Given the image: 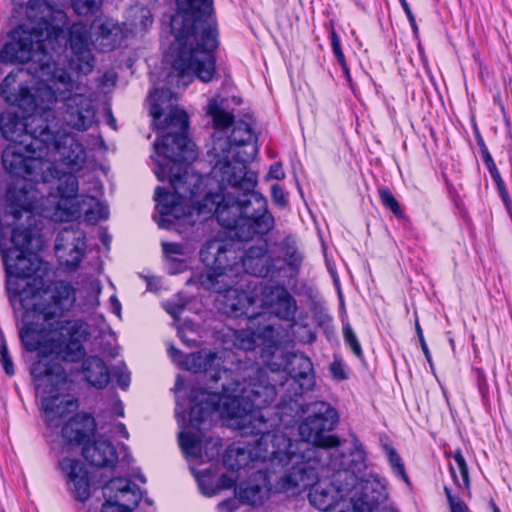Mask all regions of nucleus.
Wrapping results in <instances>:
<instances>
[{
	"mask_svg": "<svg viewBox=\"0 0 512 512\" xmlns=\"http://www.w3.org/2000/svg\"><path fill=\"white\" fill-rule=\"evenodd\" d=\"M257 153L256 135L246 122H235L229 137L215 134L210 150L214 161L211 176L218 183V190L195 202L200 190L193 197L183 199L175 192L157 187L154 199L158 225L171 229L175 220L189 217L196 211L204 219L214 215L221 226L233 231L241 241L266 235L274 227V217L268 210L266 198L255 191L257 174L246 166ZM201 186L202 183L199 189Z\"/></svg>",
	"mask_w": 512,
	"mask_h": 512,
	"instance_id": "obj_1",
	"label": "nucleus"
},
{
	"mask_svg": "<svg viewBox=\"0 0 512 512\" xmlns=\"http://www.w3.org/2000/svg\"><path fill=\"white\" fill-rule=\"evenodd\" d=\"M275 365L267 363V368H251L242 382L223 383L221 393L202 388L191 391L189 422L195 431H182L178 437L186 457L211 460L220 454V439L207 436L200 428L214 412L243 434L274 432L271 429L277 421L267 417L265 409L275 401L277 384L280 385L282 378L280 366Z\"/></svg>",
	"mask_w": 512,
	"mask_h": 512,
	"instance_id": "obj_2",
	"label": "nucleus"
},
{
	"mask_svg": "<svg viewBox=\"0 0 512 512\" xmlns=\"http://www.w3.org/2000/svg\"><path fill=\"white\" fill-rule=\"evenodd\" d=\"M178 10L170 21L174 41L168 59L171 70L167 83L185 89L197 77L212 80L215 71L214 52L218 47V29L213 0H176Z\"/></svg>",
	"mask_w": 512,
	"mask_h": 512,
	"instance_id": "obj_3",
	"label": "nucleus"
},
{
	"mask_svg": "<svg viewBox=\"0 0 512 512\" xmlns=\"http://www.w3.org/2000/svg\"><path fill=\"white\" fill-rule=\"evenodd\" d=\"M150 114L155 121L168 112L165 125L160 128H175L177 131L162 136L161 141L154 142L158 157L156 159V177L163 182L167 178L179 198L193 197L203 183V177L194 172L188 163L197 157L195 144L187 137V113L176 107L177 97L169 88L155 89L149 94Z\"/></svg>",
	"mask_w": 512,
	"mask_h": 512,
	"instance_id": "obj_4",
	"label": "nucleus"
},
{
	"mask_svg": "<svg viewBox=\"0 0 512 512\" xmlns=\"http://www.w3.org/2000/svg\"><path fill=\"white\" fill-rule=\"evenodd\" d=\"M310 414L299 425L300 441L282 447L283 463L287 467L283 487L307 486L315 480V469L329 459L328 464L339 467L343 464L342 452L338 449V439L329 434L338 422L336 410L326 402L310 405Z\"/></svg>",
	"mask_w": 512,
	"mask_h": 512,
	"instance_id": "obj_5",
	"label": "nucleus"
},
{
	"mask_svg": "<svg viewBox=\"0 0 512 512\" xmlns=\"http://www.w3.org/2000/svg\"><path fill=\"white\" fill-rule=\"evenodd\" d=\"M19 311H23V326L19 330L21 342L26 350L38 351L39 355V360L31 365L30 373L37 381L38 393L47 394L41 400L44 422L49 429H57L78 408V402L70 395L59 393L67 384V375L59 362L48 357L49 342L42 343L44 324L50 322H43L32 309L14 310L15 313Z\"/></svg>",
	"mask_w": 512,
	"mask_h": 512,
	"instance_id": "obj_6",
	"label": "nucleus"
},
{
	"mask_svg": "<svg viewBox=\"0 0 512 512\" xmlns=\"http://www.w3.org/2000/svg\"><path fill=\"white\" fill-rule=\"evenodd\" d=\"M71 0H29L26 14L28 22L11 33V41L0 51L5 64L25 63L37 56L46 57L49 47L58 39L67 25L63 8Z\"/></svg>",
	"mask_w": 512,
	"mask_h": 512,
	"instance_id": "obj_7",
	"label": "nucleus"
},
{
	"mask_svg": "<svg viewBox=\"0 0 512 512\" xmlns=\"http://www.w3.org/2000/svg\"><path fill=\"white\" fill-rule=\"evenodd\" d=\"M200 257L207 267L199 276L201 286L219 294L217 301L223 305L225 313L234 317L248 314V308L254 306L256 299L251 292L243 290L242 285L238 287L242 278L235 250L214 240L204 245Z\"/></svg>",
	"mask_w": 512,
	"mask_h": 512,
	"instance_id": "obj_8",
	"label": "nucleus"
},
{
	"mask_svg": "<svg viewBox=\"0 0 512 512\" xmlns=\"http://www.w3.org/2000/svg\"><path fill=\"white\" fill-rule=\"evenodd\" d=\"M76 289L71 282L55 280L44 287L29 288L27 284L10 281L9 301L13 310L32 309L43 322L56 321L69 312L76 303Z\"/></svg>",
	"mask_w": 512,
	"mask_h": 512,
	"instance_id": "obj_9",
	"label": "nucleus"
},
{
	"mask_svg": "<svg viewBox=\"0 0 512 512\" xmlns=\"http://www.w3.org/2000/svg\"><path fill=\"white\" fill-rule=\"evenodd\" d=\"M47 139L32 134L20 142L9 143L2 152L4 169L11 175L29 182H52L58 171L53 169L49 159H44L50 151Z\"/></svg>",
	"mask_w": 512,
	"mask_h": 512,
	"instance_id": "obj_10",
	"label": "nucleus"
},
{
	"mask_svg": "<svg viewBox=\"0 0 512 512\" xmlns=\"http://www.w3.org/2000/svg\"><path fill=\"white\" fill-rule=\"evenodd\" d=\"M325 463L315 469L316 478L307 486H293L289 489L283 487L285 473L277 482V489L281 492L301 491L310 488L308 499L312 506L324 512H351L352 505L350 493L356 486V478L352 473H328Z\"/></svg>",
	"mask_w": 512,
	"mask_h": 512,
	"instance_id": "obj_11",
	"label": "nucleus"
},
{
	"mask_svg": "<svg viewBox=\"0 0 512 512\" xmlns=\"http://www.w3.org/2000/svg\"><path fill=\"white\" fill-rule=\"evenodd\" d=\"M56 99L62 102L61 115L66 126L87 131L96 122L95 95L91 88L72 79L65 71L55 75Z\"/></svg>",
	"mask_w": 512,
	"mask_h": 512,
	"instance_id": "obj_12",
	"label": "nucleus"
},
{
	"mask_svg": "<svg viewBox=\"0 0 512 512\" xmlns=\"http://www.w3.org/2000/svg\"><path fill=\"white\" fill-rule=\"evenodd\" d=\"M7 199L9 201L8 210L0 212L7 251H33L40 246V239L29 227L16 224L22 213L27 215V219L32 218L31 212L37 207L36 195L31 184H24L20 189H10Z\"/></svg>",
	"mask_w": 512,
	"mask_h": 512,
	"instance_id": "obj_13",
	"label": "nucleus"
},
{
	"mask_svg": "<svg viewBox=\"0 0 512 512\" xmlns=\"http://www.w3.org/2000/svg\"><path fill=\"white\" fill-rule=\"evenodd\" d=\"M242 435H247L243 434ZM260 435L254 443L231 445L224 454V465L229 470L245 468L252 461L270 462L273 466H284L282 447L287 446V436L281 432H254Z\"/></svg>",
	"mask_w": 512,
	"mask_h": 512,
	"instance_id": "obj_14",
	"label": "nucleus"
},
{
	"mask_svg": "<svg viewBox=\"0 0 512 512\" xmlns=\"http://www.w3.org/2000/svg\"><path fill=\"white\" fill-rule=\"evenodd\" d=\"M52 181H56V194H50L43 207L46 217L56 222L72 221L82 215L81 198L77 196L78 181L74 174L58 171Z\"/></svg>",
	"mask_w": 512,
	"mask_h": 512,
	"instance_id": "obj_15",
	"label": "nucleus"
},
{
	"mask_svg": "<svg viewBox=\"0 0 512 512\" xmlns=\"http://www.w3.org/2000/svg\"><path fill=\"white\" fill-rule=\"evenodd\" d=\"M279 359L280 362L271 360L268 363L280 366V389L287 393L285 397L289 398L290 403H296V397L312 389L315 384L313 364L303 353L280 355Z\"/></svg>",
	"mask_w": 512,
	"mask_h": 512,
	"instance_id": "obj_16",
	"label": "nucleus"
},
{
	"mask_svg": "<svg viewBox=\"0 0 512 512\" xmlns=\"http://www.w3.org/2000/svg\"><path fill=\"white\" fill-rule=\"evenodd\" d=\"M0 252L7 275L6 289L9 295V282L14 280L27 284L29 288H39L42 278H32L39 267V260L33 251H7L4 242V226L0 218Z\"/></svg>",
	"mask_w": 512,
	"mask_h": 512,
	"instance_id": "obj_17",
	"label": "nucleus"
},
{
	"mask_svg": "<svg viewBox=\"0 0 512 512\" xmlns=\"http://www.w3.org/2000/svg\"><path fill=\"white\" fill-rule=\"evenodd\" d=\"M0 131L10 143L20 142L32 134L40 138H51V130L42 116L33 114L22 119L12 110L0 113Z\"/></svg>",
	"mask_w": 512,
	"mask_h": 512,
	"instance_id": "obj_18",
	"label": "nucleus"
},
{
	"mask_svg": "<svg viewBox=\"0 0 512 512\" xmlns=\"http://www.w3.org/2000/svg\"><path fill=\"white\" fill-rule=\"evenodd\" d=\"M93 37L91 27L84 22H76L68 29L67 43L73 54L70 68L82 75H88L94 69L95 59L91 52Z\"/></svg>",
	"mask_w": 512,
	"mask_h": 512,
	"instance_id": "obj_19",
	"label": "nucleus"
},
{
	"mask_svg": "<svg viewBox=\"0 0 512 512\" xmlns=\"http://www.w3.org/2000/svg\"><path fill=\"white\" fill-rule=\"evenodd\" d=\"M47 145L50 146V151L44 159H49L56 171H60L56 165L57 161L76 169L81 168L86 161L83 145L74 135L66 131H51V138L47 139Z\"/></svg>",
	"mask_w": 512,
	"mask_h": 512,
	"instance_id": "obj_20",
	"label": "nucleus"
},
{
	"mask_svg": "<svg viewBox=\"0 0 512 512\" xmlns=\"http://www.w3.org/2000/svg\"><path fill=\"white\" fill-rule=\"evenodd\" d=\"M67 325V337L49 340L48 357L52 359L51 356H54L63 361L76 362L85 356L83 342L90 334L87 325L82 321H69Z\"/></svg>",
	"mask_w": 512,
	"mask_h": 512,
	"instance_id": "obj_21",
	"label": "nucleus"
},
{
	"mask_svg": "<svg viewBox=\"0 0 512 512\" xmlns=\"http://www.w3.org/2000/svg\"><path fill=\"white\" fill-rule=\"evenodd\" d=\"M103 496L101 512H131L139 504L142 492L130 480L117 477L104 485Z\"/></svg>",
	"mask_w": 512,
	"mask_h": 512,
	"instance_id": "obj_22",
	"label": "nucleus"
},
{
	"mask_svg": "<svg viewBox=\"0 0 512 512\" xmlns=\"http://www.w3.org/2000/svg\"><path fill=\"white\" fill-rule=\"evenodd\" d=\"M254 306L248 308V314L241 316L247 317V329L235 332V345L242 350H253L258 341L270 347H275L277 340L275 338V329L270 324H262L266 315L256 313Z\"/></svg>",
	"mask_w": 512,
	"mask_h": 512,
	"instance_id": "obj_23",
	"label": "nucleus"
},
{
	"mask_svg": "<svg viewBox=\"0 0 512 512\" xmlns=\"http://www.w3.org/2000/svg\"><path fill=\"white\" fill-rule=\"evenodd\" d=\"M86 249L85 233L80 228L69 226L63 228L55 241V254L60 265L76 269Z\"/></svg>",
	"mask_w": 512,
	"mask_h": 512,
	"instance_id": "obj_24",
	"label": "nucleus"
},
{
	"mask_svg": "<svg viewBox=\"0 0 512 512\" xmlns=\"http://www.w3.org/2000/svg\"><path fill=\"white\" fill-rule=\"evenodd\" d=\"M168 352L172 360L184 369L194 373L204 372L205 380L209 379L217 382L222 379V375L227 376L228 374L226 370L222 371L220 369V358L214 352L202 350L183 356V354L173 346L169 348Z\"/></svg>",
	"mask_w": 512,
	"mask_h": 512,
	"instance_id": "obj_25",
	"label": "nucleus"
},
{
	"mask_svg": "<svg viewBox=\"0 0 512 512\" xmlns=\"http://www.w3.org/2000/svg\"><path fill=\"white\" fill-rule=\"evenodd\" d=\"M387 498V482L378 475L368 474L359 478L350 493L351 512H372L373 505Z\"/></svg>",
	"mask_w": 512,
	"mask_h": 512,
	"instance_id": "obj_26",
	"label": "nucleus"
},
{
	"mask_svg": "<svg viewBox=\"0 0 512 512\" xmlns=\"http://www.w3.org/2000/svg\"><path fill=\"white\" fill-rule=\"evenodd\" d=\"M256 301L258 299L255 297ZM260 306L269 309L282 320L294 321L297 303L289 291L280 285H266L262 288ZM257 302H255L256 304Z\"/></svg>",
	"mask_w": 512,
	"mask_h": 512,
	"instance_id": "obj_27",
	"label": "nucleus"
},
{
	"mask_svg": "<svg viewBox=\"0 0 512 512\" xmlns=\"http://www.w3.org/2000/svg\"><path fill=\"white\" fill-rule=\"evenodd\" d=\"M93 46L103 52L114 50L123 38V30L114 19L100 15L91 23Z\"/></svg>",
	"mask_w": 512,
	"mask_h": 512,
	"instance_id": "obj_28",
	"label": "nucleus"
},
{
	"mask_svg": "<svg viewBox=\"0 0 512 512\" xmlns=\"http://www.w3.org/2000/svg\"><path fill=\"white\" fill-rule=\"evenodd\" d=\"M244 270L257 277H267L276 271L275 258L269 253L266 245L251 246L241 256Z\"/></svg>",
	"mask_w": 512,
	"mask_h": 512,
	"instance_id": "obj_29",
	"label": "nucleus"
},
{
	"mask_svg": "<svg viewBox=\"0 0 512 512\" xmlns=\"http://www.w3.org/2000/svg\"><path fill=\"white\" fill-rule=\"evenodd\" d=\"M60 468L65 473L69 489L79 501H85L90 496V482L85 465L76 459L65 458L60 462Z\"/></svg>",
	"mask_w": 512,
	"mask_h": 512,
	"instance_id": "obj_30",
	"label": "nucleus"
},
{
	"mask_svg": "<svg viewBox=\"0 0 512 512\" xmlns=\"http://www.w3.org/2000/svg\"><path fill=\"white\" fill-rule=\"evenodd\" d=\"M23 69L10 72L0 84V97L11 105L26 108L34 104V98L26 85L18 81Z\"/></svg>",
	"mask_w": 512,
	"mask_h": 512,
	"instance_id": "obj_31",
	"label": "nucleus"
},
{
	"mask_svg": "<svg viewBox=\"0 0 512 512\" xmlns=\"http://www.w3.org/2000/svg\"><path fill=\"white\" fill-rule=\"evenodd\" d=\"M96 423L94 418L85 412L77 413L69 418L61 430L63 439L69 444H81L94 434Z\"/></svg>",
	"mask_w": 512,
	"mask_h": 512,
	"instance_id": "obj_32",
	"label": "nucleus"
},
{
	"mask_svg": "<svg viewBox=\"0 0 512 512\" xmlns=\"http://www.w3.org/2000/svg\"><path fill=\"white\" fill-rule=\"evenodd\" d=\"M82 453L87 461L98 467H114L118 461L113 444L101 438L91 444H85Z\"/></svg>",
	"mask_w": 512,
	"mask_h": 512,
	"instance_id": "obj_33",
	"label": "nucleus"
},
{
	"mask_svg": "<svg viewBox=\"0 0 512 512\" xmlns=\"http://www.w3.org/2000/svg\"><path fill=\"white\" fill-rule=\"evenodd\" d=\"M265 488L266 474L262 471H257L252 479L240 484L236 488V495L242 503L258 505L263 502L267 495Z\"/></svg>",
	"mask_w": 512,
	"mask_h": 512,
	"instance_id": "obj_34",
	"label": "nucleus"
},
{
	"mask_svg": "<svg viewBox=\"0 0 512 512\" xmlns=\"http://www.w3.org/2000/svg\"><path fill=\"white\" fill-rule=\"evenodd\" d=\"M83 373L86 380L96 388H104L110 378V374L104 361L97 356H90L83 362Z\"/></svg>",
	"mask_w": 512,
	"mask_h": 512,
	"instance_id": "obj_35",
	"label": "nucleus"
},
{
	"mask_svg": "<svg viewBox=\"0 0 512 512\" xmlns=\"http://www.w3.org/2000/svg\"><path fill=\"white\" fill-rule=\"evenodd\" d=\"M343 455V464L339 467H332L328 464L329 459L325 460L323 463L327 466V469L331 470L334 473H352L356 482L359 480L358 474H360L366 468V453L361 447H356L349 456V461H347L346 456Z\"/></svg>",
	"mask_w": 512,
	"mask_h": 512,
	"instance_id": "obj_36",
	"label": "nucleus"
},
{
	"mask_svg": "<svg viewBox=\"0 0 512 512\" xmlns=\"http://www.w3.org/2000/svg\"><path fill=\"white\" fill-rule=\"evenodd\" d=\"M80 198L82 213L87 222L96 224L108 218L109 211L104 203L91 196L80 195Z\"/></svg>",
	"mask_w": 512,
	"mask_h": 512,
	"instance_id": "obj_37",
	"label": "nucleus"
},
{
	"mask_svg": "<svg viewBox=\"0 0 512 512\" xmlns=\"http://www.w3.org/2000/svg\"><path fill=\"white\" fill-rule=\"evenodd\" d=\"M280 252L286 265L297 273L303 263V255L298 250L296 240L291 236L284 238L280 243Z\"/></svg>",
	"mask_w": 512,
	"mask_h": 512,
	"instance_id": "obj_38",
	"label": "nucleus"
},
{
	"mask_svg": "<svg viewBox=\"0 0 512 512\" xmlns=\"http://www.w3.org/2000/svg\"><path fill=\"white\" fill-rule=\"evenodd\" d=\"M207 114L212 118L215 129L221 131L233 125L232 113L226 111L217 99H211L207 105Z\"/></svg>",
	"mask_w": 512,
	"mask_h": 512,
	"instance_id": "obj_39",
	"label": "nucleus"
},
{
	"mask_svg": "<svg viewBox=\"0 0 512 512\" xmlns=\"http://www.w3.org/2000/svg\"><path fill=\"white\" fill-rule=\"evenodd\" d=\"M453 459L455 466L451 463L449 464L450 474L459 488L468 489L470 487V477L462 452L457 450L453 455Z\"/></svg>",
	"mask_w": 512,
	"mask_h": 512,
	"instance_id": "obj_40",
	"label": "nucleus"
},
{
	"mask_svg": "<svg viewBox=\"0 0 512 512\" xmlns=\"http://www.w3.org/2000/svg\"><path fill=\"white\" fill-rule=\"evenodd\" d=\"M383 449H384V452L388 458V462L391 466V469L393 471V473L401 478L407 485H410L411 482H410V479L406 473V470H405V466H404V463L402 461V458L400 457V455L397 453V451L395 450V448H393L391 445L389 444H384L383 445Z\"/></svg>",
	"mask_w": 512,
	"mask_h": 512,
	"instance_id": "obj_41",
	"label": "nucleus"
},
{
	"mask_svg": "<svg viewBox=\"0 0 512 512\" xmlns=\"http://www.w3.org/2000/svg\"><path fill=\"white\" fill-rule=\"evenodd\" d=\"M131 26L136 30H146L153 22L150 10L143 6H134L130 9Z\"/></svg>",
	"mask_w": 512,
	"mask_h": 512,
	"instance_id": "obj_42",
	"label": "nucleus"
},
{
	"mask_svg": "<svg viewBox=\"0 0 512 512\" xmlns=\"http://www.w3.org/2000/svg\"><path fill=\"white\" fill-rule=\"evenodd\" d=\"M103 0H71L70 5L79 16H88L97 12Z\"/></svg>",
	"mask_w": 512,
	"mask_h": 512,
	"instance_id": "obj_43",
	"label": "nucleus"
},
{
	"mask_svg": "<svg viewBox=\"0 0 512 512\" xmlns=\"http://www.w3.org/2000/svg\"><path fill=\"white\" fill-rule=\"evenodd\" d=\"M165 257L172 262H182L189 255V250L182 244L162 242Z\"/></svg>",
	"mask_w": 512,
	"mask_h": 512,
	"instance_id": "obj_44",
	"label": "nucleus"
},
{
	"mask_svg": "<svg viewBox=\"0 0 512 512\" xmlns=\"http://www.w3.org/2000/svg\"><path fill=\"white\" fill-rule=\"evenodd\" d=\"M198 486L203 495L212 497L219 492L217 480L208 473L197 475Z\"/></svg>",
	"mask_w": 512,
	"mask_h": 512,
	"instance_id": "obj_45",
	"label": "nucleus"
},
{
	"mask_svg": "<svg viewBox=\"0 0 512 512\" xmlns=\"http://www.w3.org/2000/svg\"><path fill=\"white\" fill-rule=\"evenodd\" d=\"M487 169L489 170V173H490L492 179L494 180V182L497 185V188L499 190V193L501 195V198H502L506 208L508 210H510L511 202H510V199L508 196V191H507L505 183L496 167V164L494 163L491 166H487Z\"/></svg>",
	"mask_w": 512,
	"mask_h": 512,
	"instance_id": "obj_46",
	"label": "nucleus"
},
{
	"mask_svg": "<svg viewBox=\"0 0 512 512\" xmlns=\"http://www.w3.org/2000/svg\"><path fill=\"white\" fill-rule=\"evenodd\" d=\"M378 193H379L381 203L386 208L390 209L392 211V213L395 214L396 216L402 215L401 207H400L399 203L397 202V200L395 199V197L389 191V189L384 188V187L379 188Z\"/></svg>",
	"mask_w": 512,
	"mask_h": 512,
	"instance_id": "obj_47",
	"label": "nucleus"
},
{
	"mask_svg": "<svg viewBox=\"0 0 512 512\" xmlns=\"http://www.w3.org/2000/svg\"><path fill=\"white\" fill-rule=\"evenodd\" d=\"M330 38H331V46H332L333 53H334L338 63L341 65L344 73L346 74L347 77H349V69L347 67L346 59H345L344 53L341 48L340 38L334 30H332Z\"/></svg>",
	"mask_w": 512,
	"mask_h": 512,
	"instance_id": "obj_48",
	"label": "nucleus"
},
{
	"mask_svg": "<svg viewBox=\"0 0 512 512\" xmlns=\"http://www.w3.org/2000/svg\"><path fill=\"white\" fill-rule=\"evenodd\" d=\"M343 337L345 343L350 347V349L353 351V353L357 357L362 356V348L361 345L357 339L356 334L354 333L352 327L347 324L343 327Z\"/></svg>",
	"mask_w": 512,
	"mask_h": 512,
	"instance_id": "obj_49",
	"label": "nucleus"
},
{
	"mask_svg": "<svg viewBox=\"0 0 512 512\" xmlns=\"http://www.w3.org/2000/svg\"><path fill=\"white\" fill-rule=\"evenodd\" d=\"M0 361L5 370L6 374L12 376L15 373L14 365L12 359L8 353V348L5 342L3 341L0 347Z\"/></svg>",
	"mask_w": 512,
	"mask_h": 512,
	"instance_id": "obj_50",
	"label": "nucleus"
},
{
	"mask_svg": "<svg viewBox=\"0 0 512 512\" xmlns=\"http://www.w3.org/2000/svg\"><path fill=\"white\" fill-rule=\"evenodd\" d=\"M113 376L116 378L118 385L122 389L128 388L130 384V373L125 365L115 367L113 370Z\"/></svg>",
	"mask_w": 512,
	"mask_h": 512,
	"instance_id": "obj_51",
	"label": "nucleus"
},
{
	"mask_svg": "<svg viewBox=\"0 0 512 512\" xmlns=\"http://www.w3.org/2000/svg\"><path fill=\"white\" fill-rule=\"evenodd\" d=\"M330 372L332 377L337 381H342L347 379L346 366L340 359H335L330 364Z\"/></svg>",
	"mask_w": 512,
	"mask_h": 512,
	"instance_id": "obj_52",
	"label": "nucleus"
},
{
	"mask_svg": "<svg viewBox=\"0 0 512 512\" xmlns=\"http://www.w3.org/2000/svg\"><path fill=\"white\" fill-rule=\"evenodd\" d=\"M415 330H416V333H417V336H418V339H419L422 351H423V353L425 355V358L428 361V363L430 364V366L432 367L433 363H432L431 354H430L429 348L427 346V343L425 341V338H424V335H423V331L421 329V326H420L418 320H416V322H415Z\"/></svg>",
	"mask_w": 512,
	"mask_h": 512,
	"instance_id": "obj_53",
	"label": "nucleus"
},
{
	"mask_svg": "<svg viewBox=\"0 0 512 512\" xmlns=\"http://www.w3.org/2000/svg\"><path fill=\"white\" fill-rule=\"evenodd\" d=\"M271 192L273 201L277 205L284 207L287 204V197L282 187H280L278 184H274L271 187Z\"/></svg>",
	"mask_w": 512,
	"mask_h": 512,
	"instance_id": "obj_54",
	"label": "nucleus"
},
{
	"mask_svg": "<svg viewBox=\"0 0 512 512\" xmlns=\"http://www.w3.org/2000/svg\"><path fill=\"white\" fill-rule=\"evenodd\" d=\"M236 482V479L233 476L223 474L220 478L217 479L218 489H229L231 488Z\"/></svg>",
	"mask_w": 512,
	"mask_h": 512,
	"instance_id": "obj_55",
	"label": "nucleus"
},
{
	"mask_svg": "<svg viewBox=\"0 0 512 512\" xmlns=\"http://www.w3.org/2000/svg\"><path fill=\"white\" fill-rule=\"evenodd\" d=\"M268 177L269 178H273V179H277V180H281V179H283L285 177V173H284L280 163H274L270 167V170H269V173H268Z\"/></svg>",
	"mask_w": 512,
	"mask_h": 512,
	"instance_id": "obj_56",
	"label": "nucleus"
},
{
	"mask_svg": "<svg viewBox=\"0 0 512 512\" xmlns=\"http://www.w3.org/2000/svg\"><path fill=\"white\" fill-rule=\"evenodd\" d=\"M164 309L169 313L174 319H177L180 313L183 310V305H175L171 303H165Z\"/></svg>",
	"mask_w": 512,
	"mask_h": 512,
	"instance_id": "obj_57",
	"label": "nucleus"
},
{
	"mask_svg": "<svg viewBox=\"0 0 512 512\" xmlns=\"http://www.w3.org/2000/svg\"><path fill=\"white\" fill-rule=\"evenodd\" d=\"M449 505L451 512H466L467 510L465 503L459 498L457 500H451Z\"/></svg>",
	"mask_w": 512,
	"mask_h": 512,
	"instance_id": "obj_58",
	"label": "nucleus"
},
{
	"mask_svg": "<svg viewBox=\"0 0 512 512\" xmlns=\"http://www.w3.org/2000/svg\"><path fill=\"white\" fill-rule=\"evenodd\" d=\"M218 507L220 510H222L224 512H234V510L236 509L237 506H236L235 500L228 499V500L221 502L218 505Z\"/></svg>",
	"mask_w": 512,
	"mask_h": 512,
	"instance_id": "obj_59",
	"label": "nucleus"
},
{
	"mask_svg": "<svg viewBox=\"0 0 512 512\" xmlns=\"http://www.w3.org/2000/svg\"><path fill=\"white\" fill-rule=\"evenodd\" d=\"M113 433L115 435L119 434V435L123 436L125 439L129 438V433H128L127 429H126V426L123 423H121V422H118L117 424H115L114 429H113Z\"/></svg>",
	"mask_w": 512,
	"mask_h": 512,
	"instance_id": "obj_60",
	"label": "nucleus"
},
{
	"mask_svg": "<svg viewBox=\"0 0 512 512\" xmlns=\"http://www.w3.org/2000/svg\"><path fill=\"white\" fill-rule=\"evenodd\" d=\"M482 158L486 167L495 163L488 149L484 145L482 147Z\"/></svg>",
	"mask_w": 512,
	"mask_h": 512,
	"instance_id": "obj_61",
	"label": "nucleus"
},
{
	"mask_svg": "<svg viewBox=\"0 0 512 512\" xmlns=\"http://www.w3.org/2000/svg\"><path fill=\"white\" fill-rule=\"evenodd\" d=\"M110 302H111V306H112L113 312L116 315L120 316V314H121V304H120L119 300L116 298V296H111Z\"/></svg>",
	"mask_w": 512,
	"mask_h": 512,
	"instance_id": "obj_62",
	"label": "nucleus"
},
{
	"mask_svg": "<svg viewBox=\"0 0 512 512\" xmlns=\"http://www.w3.org/2000/svg\"><path fill=\"white\" fill-rule=\"evenodd\" d=\"M400 3H401L403 10L405 11V13L407 15L409 22H414V15L409 7L408 2L406 0H400Z\"/></svg>",
	"mask_w": 512,
	"mask_h": 512,
	"instance_id": "obj_63",
	"label": "nucleus"
},
{
	"mask_svg": "<svg viewBox=\"0 0 512 512\" xmlns=\"http://www.w3.org/2000/svg\"><path fill=\"white\" fill-rule=\"evenodd\" d=\"M444 491H445V494L447 496V499H448L449 503H451V500H457L458 499V497H455V496L452 495L450 488L445 487Z\"/></svg>",
	"mask_w": 512,
	"mask_h": 512,
	"instance_id": "obj_64",
	"label": "nucleus"
}]
</instances>
